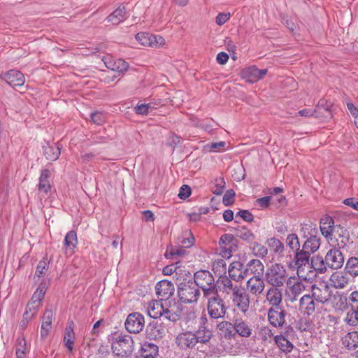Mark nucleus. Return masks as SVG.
I'll return each mask as SVG.
<instances>
[{
	"mask_svg": "<svg viewBox=\"0 0 358 358\" xmlns=\"http://www.w3.org/2000/svg\"><path fill=\"white\" fill-rule=\"evenodd\" d=\"M345 321L351 326L358 324V311L352 309L351 311L347 313Z\"/></svg>",
	"mask_w": 358,
	"mask_h": 358,
	"instance_id": "6e6d98bb",
	"label": "nucleus"
},
{
	"mask_svg": "<svg viewBox=\"0 0 358 358\" xmlns=\"http://www.w3.org/2000/svg\"><path fill=\"white\" fill-rule=\"evenodd\" d=\"M178 296L182 303H196L200 292L192 280H184L178 285Z\"/></svg>",
	"mask_w": 358,
	"mask_h": 358,
	"instance_id": "39448f33",
	"label": "nucleus"
},
{
	"mask_svg": "<svg viewBox=\"0 0 358 358\" xmlns=\"http://www.w3.org/2000/svg\"><path fill=\"white\" fill-rule=\"evenodd\" d=\"M50 176V172L48 169L41 171L38 185V189L40 193L47 195L50 192L51 189V185L48 180Z\"/></svg>",
	"mask_w": 358,
	"mask_h": 358,
	"instance_id": "f704fd0d",
	"label": "nucleus"
},
{
	"mask_svg": "<svg viewBox=\"0 0 358 358\" xmlns=\"http://www.w3.org/2000/svg\"><path fill=\"white\" fill-rule=\"evenodd\" d=\"M45 293V286L40 285L34 293L31 300L29 301L36 303L41 306V301L43 299Z\"/></svg>",
	"mask_w": 358,
	"mask_h": 358,
	"instance_id": "864d4df0",
	"label": "nucleus"
},
{
	"mask_svg": "<svg viewBox=\"0 0 358 358\" xmlns=\"http://www.w3.org/2000/svg\"><path fill=\"white\" fill-rule=\"evenodd\" d=\"M124 324L129 332L138 334L143 330L145 326L144 317L139 313H131L127 316Z\"/></svg>",
	"mask_w": 358,
	"mask_h": 358,
	"instance_id": "ddd939ff",
	"label": "nucleus"
},
{
	"mask_svg": "<svg viewBox=\"0 0 358 358\" xmlns=\"http://www.w3.org/2000/svg\"><path fill=\"white\" fill-rule=\"evenodd\" d=\"M158 354V346L155 344L145 342L141 345V355L144 358H154Z\"/></svg>",
	"mask_w": 358,
	"mask_h": 358,
	"instance_id": "a19ab883",
	"label": "nucleus"
},
{
	"mask_svg": "<svg viewBox=\"0 0 358 358\" xmlns=\"http://www.w3.org/2000/svg\"><path fill=\"white\" fill-rule=\"evenodd\" d=\"M311 270L314 271L315 276L316 273L323 274L327 272L329 266L325 264V258L322 256L316 255L313 257L310 261Z\"/></svg>",
	"mask_w": 358,
	"mask_h": 358,
	"instance_id": "c9c22d12",
	"label": "nucleus"
},
{
	"mask_svg": "<svg viewBox=\"0 0 358 358\" xmlns=\"http://www.w3.org/2000/svg\"><path fill=\"white\" fill-rule=\"evenodd\" d=\"M167 331L166 326L158 321L150 322L146 328L147 336L150 339L157 340L163 338Z\"/></svg>",
	"mask_w": 358,
	"mask_h": 358,
	"instance_id": "412c9836",
	"label": "nucleus"
},
{
	"mask_svg": "<svg viewBox=\"0 0 358 358\" xmlns=\"http://www.w3.org/2000/svg\"><path fill=\"white\" fill-rule=\"evenodd\" d=\"M225 182L223 178H217L215 180V188L213 189V192L215 194L220 195L223 192Z\"/></svg>",
	"mask_w": 358,
	"mask_h": 358,
	"instance_id": "bf43d9fd",
	"label": "nucleus"
},
{
	"mask_svg": "<svg viewBox=\"0 0 358 358\" xmlns=\"http://www.w3.org/2000/svg\"><path fill=\"white\" fill-rule=\"evenodd\" d=\"M164 307L161 301L152 300L148 303L147 312L150 317L152 318H159L163 315Z\"/></svg>",
	"mask_w": 358,
	"mask_h": 358,
	"instance_id": "72a5a7b5",
	"label": "nucleus"
},
{
	"mask_svg": "<svg viewBox=\"0 0 358 358\" xmlns=\"http://www.w3.org/2000/svg\"><path fill=\"white\" fill-rule=\"evenodd\" d=\"M152 108H153V107L151 103H141V104L137 105L134 108V110H135L136 113H137L138 115H145L148 114L150 110H152Z\"/></svg>",
	"mask_w": 358,
	"mask_h": 358,
	"instance_id": "4d7b16f0",
	"label": "nucleus"
},
{
	"mask_svg": "<svg viewBox=\"0 0 358 358\" xmlns=\"http://www.w3.org/2000/svg\"><path fill=\"white\" fill-rule=\"evenodd\" d=\"M329 238L331 246L338 249H343L349 242V233L345 227L338 225Z\"/></svg>",
	"mask_w": 358,
	"mask_h": 358,
	"instance_id": "1a4fd4ad",
	"label": "nucleus"
},
{
	"mask_svg": "<svg viewBox=\"0 0 358 358\" xmlns=\"http://www.w3.org/2000/svg\"><path fill=\"white\" fill-rule=\"evenodd\" d=\"M344 255L338 248H331L325 255V264L331 269L341 268L344 264Z\"/></svg>",
	"mask_w": 358,
	"mask_h": 358,
	"instance_id": "4468645a",
	"label": "nucleus"
},
{
	"mask_svg": "<svg viewBox=\"0 0 358 358\" xmlns=\"http://www.w3.org/2000/svg\"><path fill=\"white\" fill-rule=\"evenodd\" d=\"M92 121L96 124H101L105 122V115L101 112L91 113Z\"/></svg>",
	"mask_w": 358,
	"mask_h": 358,
	"instance_id": "680f3d73",
	"label": "nucleus"
},
{
	"mask_svg": "<svg viewBox=\"0 0 358 358\" xmlns=\"http://www.w3.org/2000/svg\"><path fill=\"white\" fill-rule=\"evenodd\" d=\"M351 278L347 273L335 271L331 275L329 282L332 287L336 289H344L349 286Z\"/></svg>",
	"mask_w": 358,
	"mask_h": 358,
	"instance_id": "4be33fe9",
	"label": "nucleus"
},
{
	"mask_svg": "<svg viewBox=\"0 0 358 358\" xmlns=\"http://www.w3.org/2000/svg\"><path fill=\"white\" fill-rule=\"evenodd\" d=\"M197 324L196 310L194 308L187 310L180 320V327L182 329L195 328Z\"/></svg>",
	"mask_w": 358,
	"mask_h": 358,
	"instance_id": "c85d7f7f",
	"label": "nucleus"
},
{
	"mask_svg": "<svg viewBox=\"0 0 358 358\" xmlns=\"http://www.w3.org/2000/svg\"><path fill=\"white\" fill-rule=\"evenodd\" d=\"M103 62L108 69L118 73H123L127 71L129 68V65L125 61L121 59H116L110 55L104 57Z\"/></svg>",
	"mask_w": 358,
	"mask_h": 358,
	"instance_id": "b1692460",
	"label": "nucleus"
},
{
	"mask_svg": "<svg viewBox=\"0 0 358 358\" xmlns=\"http://www.w3.org/2000/svg\"><path fill=\"white\" fill-rule=\"evenodd\" d=\"M349 304L352 310L358 311V291L352 292L349 296Z\"/></svg>",
	"mask_w": 358,
	"mask_h": 358,
	"instance_id": "052dcab7",
	"label": "nucleus"
},
{
	"mask_svg": "<svg viewBox=\"0 0 358 358\" xmlns=\"http://www.w3.org/2000/svg\"><path fill=\"white\" fill-rule=\"evenodd\" d=\"M245 267L239 261L231 263L228 268V273L231 279L236 282H242L247 276Z\"/></svg>",
	"mask_w": 358,
	"mask_h": 358,
	"instance_id": "5701e85b",
	"label": "nucleus"
},
{
	"mask_svg": "<svg viewBox=\"0 0 358 358\" xmlns=\"http://www.w3.org/2000/svg\"><path fill=\"white\" fill-rule=\"evenodd\" d=\"M286 244L294 251L297 252L300 248L298 236L294 234H289L286 238Z\"/></svg>",
	"mask_w": 358,
	"mask_h": 358,
	"instance_id": "3c124183",
	"label": "nucleus"
},
{
	"mask_svg": "<svg viewBox=\"0 0 358 358\" xmlns=\"http://www.w3.org/2000/svg\"><path fill=\"white\" fill-rule=\"evenodd\" d=\"M231 301L234 305L242 313H246L250 306V297L245 289L240 287L231 294Z\"/></svg>",
	"mask_w": 358,
	"mask_h": 358,
	"instance_id": "9d476101",
	"label": "nucleus"
},
{
	"mask_svg": "<svg viewBox=\"0 0 358 358\" xmlns=\"http://www.w3.org/2000/svg\"><path fill=\"white\" fill-rule=\"evenodd\" d=\"M204 297L208 300L207 310L210 317L213 319L224 317L227 313V307L217 292Z\"/></svg>",
	"mask_w": 358,
	"mask_h": 358,
	"instance_id": "423d86ee",
	"label": "nucleus"
},
{
	"mask_svg": "<svg viewBox=\"0 0 358 358\" xmlns=\"http://www.w3.org/2000/svg\"><path fill=\"white\" fill-rule=\"evenodd\" d=\"M345 270L348 271V274L352 278V276L358 275V258L351 257L350 258L346 264Z\"/></svg>",
	"mask_w": 358,
	"mask_h": 358,
	"instance_id": "49530a36",
	"label": "nucleus"
},
{
	"mask_svg": "<svg viewBox=\"0 0 358 358\" xmlns=\"http://www.w3.org/2000/svg\"><path fill=\"white\" fill-rule=\"evenodd\" d=\"M208 322V319L206 315L199 317V329L194 333L196 336V340H198V343H206L209 341L212 336L211 331L206 326Z\"/></svg>",
	"mask_w": 358,
	"mask_h": 358,
	"instance_id": "bb28decb",
	"label": "nucleus"
},
{
	"mask_svg": "<svg viewBox=\"0 0 358 358\" xmlns=\"http://www.w3.org/2000/svg\"><path fill=\"white\" fill-rule=\"evenodd\" d=\"M196 287L203 291V296L217 292L213 275L208 271H199L194 273V281Z\"/></svg>",
	"mask_w": 358,
	"mask_h": 358,
	"instance_id": "20e7f679",
	"label": "nucleus"
},
{
	"mask_svg": "<svg viewBox=\"0 0 358 358\" xmlns=\"http://www.w3.org/2000/svg\"><path fill=\"white\" fill-rule=\"evenodd\" d=\"M53 315L54 314L52 310H45L43 316L41 327V336L42 338H46L50 331Z\"/></svg>",
	"mask_w": 358,
	"mask_h": 358,
	"instance_id": "473e14b6",
	"label": "nucleus"
},
{
	"mask_svg": "<svg viewBox=\"0 0 358 358\" xmlns=\"http://www.w3.org/2000/svg\"><path fill=\"white\" fill-rule=\"evenodd\" d=\"M289 266L296 269L297 275L300 279L309 281L315 278L314 271L311 270L310 254L308 251L302 250L296 252L294 260Z\"/></svg>",
	"mask_w": 358,
	"mask_h": 358,
	"instance_id": "f257e3e1",
	"label": "nucleus"
},
{
	"mask_svg": "<svg viewBox=\"0 0 358 358\" xmlns=\"http://www.w3.org/2000/svg\"><path fill=\"white\" fill-rule=\"evenodd\" d=\"M266 244L275 253L282 252L284 250L283 244L276 238H270L267 240Z\"/></svg>",
	"mask_w": 358,
	"mask_h": 358,
	"instance_id": "8fccbe9b",
	"label": "nucleus"
},
{
	"mask_svg": "<svg viewBox=\"0 0 358 358\" xmlns=\"http://www.w3.org/2000/svg\"><path fill=\"white\" fill-rule=\"evenodd\" d=\"M271 200V196H267L257 199L256 201V203L261 208H266L268 207Z\"/></svg>",
	"mask_w": 358,
	"mask_h": 358,
	"instance_id": "774afa93",
	"label": "nucleus"
},
{
	"mask_svg": "<svg viewBox=\"0 0 358 358\" xmlns=\"http://www.w3.org/2000/svg\"><path fill=\"white\" fill-rule=\"evenodd\" d=\"M343 344L349 350H354L358 347V331L348 332L342 338Z\"/></svg>",
	"mask_w": 358,
	"mask_h": 358,
	"instance_id": "ea45409f",
	"label": "nucleus"
},
{
	"mask_svg": "<svg viewBox=\"0 0 358 358\" xmlns=\"http://www.w3.org/2000/svg\"><path fill=\"white\" fill-rule=\"evenodd\" d=\"M217 327L220 334L224 337H234L236 334L235 328L234 327V320L232 322L222 321Z\"/></svg>",
	"mask_w": 358,
	"mask_h": 358,
	"instance_id": "58836bf2",
	"label": "nucleus"
},
{
	"mask_svg": "<svg viewBox=\"0 0 358 358\" xmlns=\"http://www.w3.org/2000/svg\"><path fill=\"white\" fill-rule=\"evenodd\" d=\"M136 39L142 45L152 48H159L165 44L163 37L148 32H140L136 35Z\"/></svg>",
	"mask_w": 358,
	"mask_h": 358,
	"instance_id": "6e6552de",
	"label": "nucleus"
},
{
	"mask_svg": "<svg viewBox=\"0 0 358 358\" xmlns=\"http://www.w3.org/2000/svg\"><path fill=\"white\" fill-rule=\"evenodd\" d=\"M246 276L252 275V277H262L264 273V266L259 259H252L245 266Z\"/></svg>",
	"mask_w": 358,
	"mask_h": 358,
	"instance_id": "cd10ccee",
	"label": "nucleus"
},
{
	"mask_svg": "<svg viewBox=\"0 0 358 358\" xmlns=\"http://www.w3.org/2000/svg\"><path fill=\"white\" fill-rule=\"evenodd\" d=\"M232 279L229 278L227 276L221 277L220 279V283L222 286V292L227 294H233L237 288H239L241 286L234 285L232 281Z\"/></svg>",
	"mask_w": 358,
	"mask_h": 358,
	"instance_id": "37998d69",
	"label": "nucleus"
},
{
	"mask_svg": "<svg viewBox=\"0 0 358 358\" xmlns=\"http://www.w3.org/2000/svg\"><path fill=\"white\" fill-rule=\"evenodd\" d=\"M230 18L229 13H220L215 17L217 24L221 26L226 23Z\"/></svg>",
	"mask_w": 358,
	"mask_h": 358,
	"instance_id": "0e129e2a",
	"label": "nucleus"
},
{
	"mask_svg": "<svg viewBox=\"0 0 358 358\" xmlns=\"http://www.w3.org/2000/svg\"><path fill=\"white\" fill-rule=\"evenodd\" d=\"M78 244L77 234L74 231H69L64 238V250L67 255H71Z\"/></svg>",
	"mask_w": 358,
	"mask_h": 358,
	"instance_id": "2f4dec72",
	"label": "nucleus"
},
{
	"mask_svg": "<svg viewBox=\"0 0 358 358\" xmlns=\"http://www.w3.org/2000/svg\"><path fill=\"white\" fill-rule=\"evenodd\" d=\"M48 262L45 260L40 261L36 267V275L40 277L45 273L48 267Z\"/></svg>",
	"mask_w": 358,
	"mask_h": 358,
	"instance_id": "69168bd1",
	"label": "nucleus"
},
{
	"mask_svg": "<svg viewBox=\"0 0 358 358\" xmlns=\"http://www.w3.org/2000/svg\"><path fill=\"white\" fill-rule=\"evenodd\" d=\"M176 343L180 348L186 350L194 347L198 343V340H196L194 333L191 331H185L178 334Z\"/></svg>",
	"mask_w": 358,
	"mask_h": 358,
	"instance_id": "2eb2a0df",
	"label": "nucleus"
},
{
	"mask_svg": "<svg viewBox=\"0 0 358 358\" xmlns=\"http://www.w3.org/2000/svg\"><path fill=\"white\" fill-rule=\"evenodd\" d=\"M186 251L185 250L182 248H171L170 249H168L165 253V257L166 259H173L175 257L180 256L182 257L185 255Z\"/></svg>",
	"mask_w": 358,
	"mask_h": 358,
	"instance_id": "603ef678",
	"label": "nucleus"
},
{
	"mask_svg": "<svg viewBox=\"0 0 358 358\" xmlns=\"http://www.w3.org/2000/svg\"><path fill=\"white\" fill-rule=\"evenodd\" d=\"M274 340L278 348L284 352H290L294 348L293 344L282 335H277Z\"/></svg>",
	"mask_w": 358,
	"mask_h": 358,
	"instance_id": "c03bdc74",
	"label": "nucleus"
},
{
	"mask_svg": "<svg viewBox=\"0 0 358 358\" xmlns=\"http://www.w3.org/2000/svg\"><path fill=\"white\" fill-rule=\"evenodd\" d=\"M306 229H310L312 234L310 237L306 241L303 245V250L308 251V254L314 253L320 246V238L316 236L317 229L314 227L312 228L310 225H306Z\"/></svg>",
	"mask_w": 358,
	"mask_h": 358,
	"instance_id": "393cba45",
	"label": "nucleus"
},
{
	"mask_svg": "<svg viewBox=\"0 0 358 358\" xmlns=\"http://www.w3.org/2000/svg\"><path fill=\"white\" fill-rule=\"evenodd\" d=\"M286 315L282 307L270 308L267 312L268 321L274 327H282L286 323Z\"/></svg>",
	"mask_w": 358,
	"mask_h": 358,
	"instance_id": "f8f14e48",
	"label": "nucleus"
},
{
	"mask_svg": "<svg viewBox=\"0 0 358 358\" xmlns=\"http://www.w3.org/2000/svg\"><path fill=\"white\" fill-rule=\"evenodd\" d=\"M252 252L255 256L259 257H264L268 253L267 248L264 245L257 242L253 244Z\"/></svg>",
	"mask_w": 358,
	"mask_h": 358,
	"instance_id": "5fc2aeb1",
	"label": "nucleus"
},
{
	"mask_svg": "<svg viewBox=\"0 0 358 358\" xmlns=\"http://www.w3.org/2000/svg\"><path fill=\"white\" fill-rule=\"evenodd\" d=\"M265 279L272 287H281L288 279L287 270L280 264H273L266 269Z\"/></svg>",
	"mask_w": 358,
	"mask_h": 358,
	"instance_id": "7ed1b4c3",
	"label": "nucleus"
},
{
	"mask_svg": "<svg viewBox=\"0 0 358 358\" xmlns=\"http://www.w3.org/2000/svg\"><path fill=\"white\" fill-rule=\"evenodd\" d=\"M126 18L125 7L120 5L108 17L107 20L113 24H118Z\"/></svg>",
	"mask_w": 358,
	"mask_h": 358,
	"instance_id": "4c0bfd02",
	"label": "nucleus"
},
{
	"mask_svg": "<svg viewBox=\"0 0 358 358\" xmlns=\"http://www.w3.org/2000/svg\"><path fill=\"white\" fill-rule=\"evenodd\" d=\"M40 306L36 303L29 301L24 313L25 319H33L37 314Z\"/></svg>",
	"mask_w": 358,
	"mask_h": 358,
	"instance_id": "09e8293b",
	"label": "nucleus"
},
{
	"mask_svg": "<svg viewBox=\"0 0 358 358\" xmlns=\"http://www.w3.org/2000/svg\"><path fill=\"white\" fill-rule=\"evenodd\" d=\"M273 336L272 330L267 326H261L258 327L256 332V338L260 339L264 342L270 341Z\"/></svg>",
	"mask_w": 358,
	"mask_h": 358,
	"instance_id": "a18cd8bd",
	"label": "nucleus"
},
{
	"mask_svg": "<svg viewBox=\"0 0 358 358\" xmlns=\"http://www.w3.org/2000/svg\"><path fill=\"white\" fill-rule=\"evenodd\" d=\"M286 296L290 302H294L306 290V286L295 277H289L287 281Z\"/></svg>",
	"mask_w": 358,
	"mask_h": 358,
	"instance_id": "0eeeda50",
	"label": "nucleus"
},
{
	"mask_svg": "<svg viewBox=\"0 0 358 358\" xmlns=\"http://www.w3.org/2000/svg\"><path fill=\"white\" fill-rule=\"evenodd\" d=\"M267 72V69H259L256 66H252L243 69L241 72V76L247 82L254 83L262 79Z\"/></svg>",
	"mask_w": 358,
	"mask_h": 358,
	"instance_id": "a211bd4d",
	"label": "nucleus"
},
{
	"mask_svg": "<svg viewBox=\"0 0 358 358\" xmlns=\"http://www.w3.org/2000/svg\"><path fill=\"white\" fill-rule=\"evenodd\" d=\"M180 262L177 261L175 264H171L170 265L166 266L163 268V273L166 275H171L175 271H176L177 268L180 267Z\"/></svg>",
	"mask_w": 358,
	"mask_h": 358,
	"instance_id": "e2e57ef3",
	"label": "nucleus"
},
{
	"mask_svg": "<svg viewBox=\"0 0 358 358\" xmlns=\"http://www.w3.org/2000/svg\"><path fill=\"white\" fill-rule=\"evenodd\" d=\"M226 143L224 141H220L217 143H211L206 145V148L210 151H221L224 149Z\"/></svg>",
	"mask_w": 358,
	"mask_h": 358,
	"instance_id": "338daca9",
	"label": "nucleus"
},
{
	"mask_svg": "<svg viewBox=\"0 0 358 358\" xmlns=\"http://www.w3.org/2000/svg\"><path fill=\"white\" fill-rule=\"evenodd\" d=\"M163 315L164 316L165 319L173 322L180 320V314L171 309L164 308Z\"/></svg>",
	"mask_w": 358,
	"mask_h": 358,
	"instance_id": "13d9d810",
	"label": "nucleus"
},
{
	"mask_svg": "<svg viewBox=\"0 0 358 358\" xmlns=\"http://www.w3.org/2000/svg\"><path fill=\"white\" fill-rule=\"evenodd\" d=\"M0 78L12 87L22 86L25 82L23 73L14 69L2 73L0 74Z\"/></svg>",
	"mask_w": 358,
	"mask_h": 358,
	"instance_id": "aec40b11",
	"label": "nucleus"
},
{
	"mask_svg": "<svg viewBox=\"0 0 358 358\" xmlns=\"http://www.w3.org/2000/svg\"><path fill=\"white\" fill-rule=\"evenodd\" d=\"M318 305L310 294H304L299 299V309L303 315L310 316L314 314Z\"/></svg>",
	"mask_w": 358,
	"mask_h": 358,
	"instance_id": "dca6fc26",
	"label": "nucleus"
},
{
	"mask_svg": "<svg viewBox=\"0 0 358 358\" xmlns=\"http://www.w3.org/2000/svg\"><path fill=\"white\" fill-rule=\"evenodd\" d=\"M337 226L334 225L333 218L329 215L324 216L320 220V228L322 234L326 238H329L333 232L336 230Z\"/></svg>",
	"mask_w": 358,
	"mask_h": 358,
	"instance_id": "7c9ffc66",
	"label": "nucleus"
},
{
	"mask_svg": "<svg viewBox=\"0 0 358 358\" xmlns=\"http://www.w3.org/2000/svg\"><path fill=\"white\" fill-rule=\"evenodd\" d=\"M29 352L26 340L24 338H18L15 345L16 358H27V355Z\"/></svg>",
	"mask_w": 358,
	"mask_h": 358,
	"instance_id": "79ce46f5",
	"label": "nucleus"
},
{
	"mask_svg": "<svg viewBox=\"0 0 358 358\" xmlns=\"http://www.w3.org/2000/svg\"><path fill=\"white\" fill-rule=\"evenodd\" d=\"M134 341L131 336L117 334L113 337L111 346L113 353L121 357L131 355L134 350Z\"/></svg>",
	"mask_w": 358,
	"mask_h": 358,
	"instance_id": "f03ea898",
	"label": "nucleus"
},
{
	"mask_svg": "<svg viewBox=\"0 0 358 358\" xmlns=\"http://www.w3.org/2000/svg\"><path fill=\"white\" fill-rule=\"evenodd\" d=\"M60 150L61 148L55 143L43 146L44 155L50 161H55L59 158L61 153Z\"/></svg>",
	"mask_w": 358,
	"mask_h": 358,
	"instance_id": "e433bc0d",
	"label": "nucleus"
},
{
	"mask_svg": "<svg viewBox=\"0 0 358 358\" xmlns=\"http://www.w3.org/2000/svg\"><path fill=\"white\" fill-rule=\"evenodd\" d=\"M174 285L169 280H161L156 284L155 292L160 301L168 300L174 293Z\"/></svg>",
	"mask_w": 358,
	"mask_h": 358,
	"instance_id": "6ab92c4d",
	"label": "nucleus"
},
{
	"mask_svg": "<svg viewBox=\"0 0 358 358\" xmlns=\"http://www.w3.org/2000/svg\"><path fill=\"white\" fill-rule=\"evenodd\" d=\"M266 301L272 306L271 308L281 307L282 301V291L276 287H270L266 292Z\"/></svg>",
	"mask_w": 358,
	"mask_h": 358,
	"instance_id": "c756f323",
	"label": "nucleus"
},
{
	"mask_svg": "<svg viewBox=\"0 0 358 358\" xmlns=\"http://www.w3.org/2000/svg\"><path fill=\"white\" fill-rule=\"evenodd\" d=\"M234 327L235 334L241 337L248 338L252 334V327L250 322L241 317L236 316L234 317Z\"/></svg>",
	"mask_w": 358,
	"mask_h": 358,
	"instance_id": "f3484780",
	"label": "nucleus"
},
{
	"mask_svg": "<svg viewBox=\"0 0 358 358\" xmlns=\"http://www.w3.org/2000/svg\"><path fill=\"white\" fill-rule=\"evenodd\" d=\"M310 295L318 303H325L330 300L331 291L328 285L320 282L312 285Z\"/></svg>",
	"mask_w": 358,
	"mask_h": 358,
	"instance_id": "9b49d317",
	"label": "nucleus"
},
{
	"mask_svg": "<svg viewBox=\"0 0 358 358\" xmlns=\"http://www.w3.org/2000/svg\"><path fill=\"white\" fill-rule=\"evenodd\" d=\"M236 236L246 241H252L255 238L253 233L246 227H239L235 231Z\"/></svg>",
	"mask_w": 358,
	"mask_h": 358,
	"instance_id": "de8ad7c7",
	"label": "nucleus"
},
{
	"mask_svg": "<svg viewBox=\"0 0 358 358\" xmlns=\"http://www.w3.org/2000/svg\"><path fill=\"white\" fill-rule=\"evenodd\" d=\"M265 288L262 277H251L246 282L247 291L252 295L259 296Z\"/></svg>",
	"mask_w": 358,
	"mask_h": 358,
	"instance_id": "a878e982",
	"label": "nucleus"
}]
</instances>
